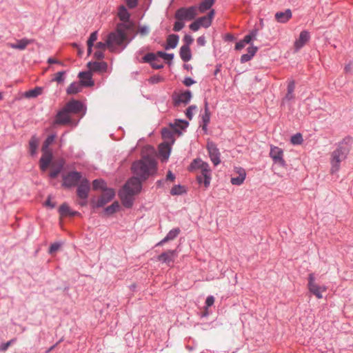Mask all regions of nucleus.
I'll return each instance as SVG.
<instances>
[{
	"mask_svg": "<svg viewBox=\"0 0 353 353\" xmlns=\"http://www.w3.org/2000/svg\"><path fill=\"white\" fill-rule=\"evenodd\" d=\"M180 233L179 228H174L171 230L165 236L164 239H163L160 242H159L157 245H161L165 243H167L170 241L174 239Z\"/></svg>",
	"mask_w": 353,
	"mask_h": 353,
	"instance_id": "23",
	"label": "nucleus"
},
{
	"mask_svg": "<svg viewBox=\"0 0 353 353\" xmlns=\"http://www.w3.org/2000/svg\"><path fill=\"white\" fill-rule=\"evenodd\" d=\"M292 18V12L287 9L285 12H278L275 14V19L279 23H286Z\"/></svg>",
	"mask_w": 353,
	"mask_h": 353,
	"instance_id": "21",
	"label": "nucleus"
},
{
	"mask_svg": "<svg viewBox=\"0 0 353 353\" xmlns=\"http://www.w3.org/2000/svg\"><path fill=\"white\" fill-rule=\"evenodd\" d=\"M246 43L243 42V40H241L236 43L235 49L237 50H240L243 49L245 46Z\"/></svg>",
	"mask_w": 353,
	"mask_h": 353,
	"instance_id": "60",
	"label": "nucleus"
},
{
	"mask_svg": "<svg viewBox=\"0 0 353 353\" xmlns=\"http://www.w3.org/2000/svg\"><path fill=\"white\" fill-rule=\"evenodd\" d=\"M88 68L92 72H105L108 68V64L105 62H89L87 64Z\"/></svg>",
	"mask_w": 353,
	"mask_h": 353,
	"instance_id": "18",
	"label": "nucleus"
},
{
	"mask_svg": "<svg viewBox=\"0 0 353 353\" xmlns=\"http://www.w3.org/2000/svg\"><path fill=\"white\" fill-rule=\"evenodd\" d=\"M65 74L64 71L58 72L54 74V77L52 79V81H57V83H62L64 81L63 75Z\"/></svg>",
	"mask_w": 353,
	"mask_h": 353,
	"instance_id": "42",
	"label": "nucleus"
},
{
	"mask_svg": "<svg viewBox=\"0 0 353 353\" xmlns=\"http://www.w3.org/2000/svg\"><path fill=\"white\" fill-rule=\"evenodd\" d=\"M214 303V298L212 296H209L207 297L205 301V304L207 307L212 306Z\"/></svg>",
	"mask_w": 353,
	"mask_h": 353,
	"instance_id": "58",
	"label": "nucleus"
},
{
	"mask_svg": "<svg viewBox=\"0 0 353 353\" xmlns=\"http://www.w3.org/2000/svg\"><path fill=\"white\" fill-rule=\"evenodd\" d=\"M31 41L28 39H22L17 41L14 43H10L9 46L13 49H18L23 50H24L30 43Z\"/></svg>",
	"mask_w": 353,
	"mask_h": 353,
	"instance_id": "26",
	"label": "nucleus"
},
{
	"mask_svg": "<svg viewBox=\"0 0 353 353\" xmlns=\"http://www.w3.org/2000/svg\"><path fill=\"white\" fill-rule=\"evenodd\" d=\"M79 77L81 79L80 83L83 86H91L93 85L92 75L88 72H81L79 73Z\"/></svg>",
	"mask_w": 353,
	"mask_h": 353,
	"instance_id": "22",
	"label": "nucleus"
},
{
	"mask_svg": "<svg viewBox=\"0 0 353 353\" xmlns=\"http://www.w3.org/2000/svg\"><path fill=\"white\" fill-rule=\"evenodd\" d=\"M270 155L275 163H279L281 166H285V161L283 159V151L279 147L272 146Z\"/></svg>",
	"mask_w": 353,
	"mask_h": 353,
	"instance_id": "12",
	"label": "nucleus"
},
{
	"mask_svg": "<svg viewBox=\"0 0 353 353\" xmlns=\"http://www.w3.org/2000/svg\"><path fill=\"white\" fill-rule=\"evenodd\" d=\"M54 139H55L54 135L48 136L43 144L42 150H50L48 149V147L54 141Z\"/></svg>",
	"mask_w": 353,
	"mask_h": 353,
	"instance_id": "39",
	"label": "nucleus"
},
{
	"mask_svg": "<svg viewBox=\"0 0 353 353\" xmlns=\"http://www.w3.org/2000/svg\"><path fill=\"white\" fill-rule=\"evenodd\" d=\"M83 85L80 82H73L67 88L66 92L68 94H75L80 92Z\"/></svg>",
	"mask_w": 353,
	"mask_h": 353,
	"instance_id": "28",
	"label": "nucleus"
},
{
	"mask_svg": "<svg viewBox=\"0 0 353 353\" xmlns=\"http://www.w3.org/2000/svg\"><path fill=\"white\" fill-rule=\"evenodd\" d=\"M252 57H251L250 54H248V53L247 54H243L241 57V62H247L248 61H250L251 59H252Z\"/></svg>",
	"mask_w": 353,
	"mask_h": 353,
	"instance_id": "62",
	"label": "nucleus"
},
{
	"mask_svg": "<svg viewBox=\"0 0 353 353\" xmlns=\"http://www.w3.org/2000/svg\"><path fill=\"white\" fill-rule=\"evenodd\" d=\"M156 57H157V54H154V53H148L147 54H145L143 57V60L145 61V62H150L151 63L152 62H154L155 60H156Z\"/></svg>",
	"mask_w": 353,
	"mask_h": 353,
	"instance_id": "45",
	"label": "nucleus"
},
{
	"mask_svg": "<svg viewBox=\"0 0 353 353\" xmlns=\"http://www.w3.org/2000/svg\"><path fill=\"white\" fill-rule=\"evenodd\" d=\"M129 26L125 23H119L114 32H110L107 37V46L110 51L114 52L117 47L125 48L127 46V30Z\"/></svg>",
	"mask_w": 353,
	"mask_h": 353,
	"instance_id": "1",
	"label": "nucleus"
},
{
	"mask_svg": "<svg viewBox=\"0 0 353 353\" xmlns=\"http://www.w3.org/2000/svg\"><path fill=\"white\" fill-rule=\"evenodd\" d=\"M65 164V161L63 159H59L55 162H54L51 165V171L50 172V176L51 178H55L57 175L61 172L63 167Z\"/></svg>",
	"mask_w": 353,
	"mask_h": 353,
	"instance_id": "20",
	"label": "nucleus"
},
{
	"mask_svg": "<svg viewBox=\"0 0 353 353\" xmlns=\"http://www.w3.org/2000/svg\"><path fill=\"white\" fill-rule=\"evenodd\" d=\"M103 50H97L94 54V57L97 59H102L104 57Z\"/></svg>",
	"mask_w": 353,
	"mask_h": 353,
	"instance_id": "55",
	"label": "nucleus"
},
{
	"mask_svg": "<svg viewBox=\"0 0 353 353\" xmlns=\"http://www.w3.org/2000/svg\"><path fill=\"white\" fill-rule=\"evenodd\" d=\"M258 48L255 46H250L248 48V54L253 57L256 52Z\"/></svg>",
	"mask_w": 353,
	"mask_h": 353,
	"instance_id": "59",
	"label": "nucleus"
},
{
	"mask_svg": "<svg viewBox=\"0 0 353 353\" xmlns=\"http://www.w3.org/2000/svg\"><path fill=\"white\" fill-rule=\"evenodd\" d=\"M117 16L123 22H128L130 20V14L127 10L126 8L121 5L118 8Z\"/></svg>",
	"mask_w": 353,
	"mask_h": 353,
	"instance_id": "25",
	"label": "nucleus"
},
{
	"mask_svg": "<svg viewBox=\"0 0 353 353\" xmlns=\"http://www.w3.org/2000/svg\"><path fill=\"white\" fill-rule=\"evenodd\" d=\"M152 67L154 69H160V68H163V64L159 63L158 61H157V59L152 63Z\"/></svg>",
	"mask_w": 353,
	"mask_h": 353,
	"instance_id": "63",
	"label": "nucleus"
},
{
	"mask_svg": "<svg viewBox=\"0 0 353 353\" xmlns=\"http://www.w3.org/2000/svg\"><path fill=\"white\" fill-rule=\"evenodd\" d=\"M64 108L70 114H79L80 113L83 108V104L77 101L72 99L68 102L65 105Z\"/></svg>",
	"mask_w": 353,
	"mask_h": 353,
	"instance_id": "13",
	"label": "nucleus"
},
{
	"mask_svg": "<svg viewBox=\"0 0 353 353\" xmlns=\"http://www.w3.org/2000/svg\"><path fill=\"white\" fill-rule=\"evenodd\" d=\"M256 32H252L251 34L246 35L243 39V42L246 44L250 43L252 39L256 37Z\"/></svg>",
	"mask_w": 353,
	"mask_h": 353,
	"instance_id": "53",
	"label": "nucleus"
},
{
	"mask_svg": "<svg viewBox=\"0 0 353 353\" xmlns=\"http://www.w3.org/2000/svg\"><path fill=\"white\" fill-rule=\"evenodd\" d=\"M12 341L13 340H10L7 343L2 344L0 346V350L2 351H6L8 348V347L12 344Z\"/></svg>",
	"mask_w": 353,
	"mask_h": 353,
	"instance_id": "61",
	"label": "nucleus"
},
{
	"mask_svg": "<svg viewBox=\"0 0 353 353\" xmlns=\"http://www.w3.org/2000/svg\"><path fill=\"white\" fill-rule=\"evenodd\" d=\"M184 41L186 43L185 45H188L189 46V45L192 43L193 39L192 38V37L190 35L187 34V35H185V37H184Z\"/></svg>",
	"mask_w": 353,
	"mask_h": 353,
	"instance_id": "64",
	"label": "nucleus"
},
{
	"mask_svg": "<svg viewBox=\"0 0 353 353\" xmlns=\"http://www.w3.org/2000/svg\"><path fill=\"white\" fill-rule=\"evenodd\" d=\"M295 89V83L294 81H290L288 85V90L285 97L283 99V102L287 101H291L294 98V91Z\"/></svg>",
	"mask_w": 353,
	"mask_h": 353,
	"instance_id": "27",
	"label": "nucleus"
},
{
	"mask_svg": "<svg viewBox=\"0 0 353 353\" xmlns=\"http://www.w3.org/2000/svg\"><path fill=\"white\" fill-rule=\"evenodd\" d=\"M180 56L183 61H188L191 59V52L190 47L188 45H183L180 49Z\"/></svg>",
	"mask_w": 353,
	"mask_h": 353,
	"instance_id": "29",
	"label": "nucleus"
},
{
	"mask_svg": "<svg viewBox=\"0 0 353 353\" xmlns=\"http://www.w3.org/2000/svg\"><path fill=\"white\" fill-rule=\"evenodd\" d=\"M214 16V10H212L207 16L199 18L201 26L208 28L212 23V20Z\"/></svg>",
	"mask_w": 353,
	"mask_h": 353,
	"instance_id": "24",
	"label": "nucleus"
},
{
	"mask_svg": "<svg viewBox=\"0 0 353 353\" xmlns=\"http://www.w3.org/2000/svg\"><path fill=\"white\" fill-rule=\"evenodd\" d=\"M141 190V181L137 177L130 178L125 184L119 193L123 205L126 208L132 207L133 196L139 193Z\"/></svg>",
	"mask_w": 353,
	"mask_h": 353,
	"instance_id": "3",
	"label": "nucleus"
},
{
	"mask_svg": "<svg viewBox=\"0 0 353 353\" xmlns=\"http://www.w3.org/2000/svg\"><path fill=\"white\" fill-rule=\"evenodd\" d=\"M345 158V154L342 148H338L332 152L331 159L332 173H334L339 170L340 163Z\"/></svg>",
	"mask_w": 353,
	"mask_h": 353,
	"instance_id": "7",
	"label": "nucleus"
},
{
	"mask_svg": "<svg viewBox=\"0 0 353 353\" xmlns=\"http://www.w3.org/2000/svg\"><path fill=\"white\" fill-rule=\"evenodd\" d=\"M97 32H92V33L90 34V37H89V39H88V41H87V44H91V45H93V44H94V42L95 41H97Z\"/></svg>",
	"mask_w": 353,
	"mask_h": 353,
	"instance_id": "51",
	"label": "nucleus"
},
{
	"mask_svg": "<svg viewBox=\"0 0 353 353\" xmlns=\"http://www.w3.org/2000/svg\"><path fill=\"white\" fill-rule=\"evenodd\" d=\"M234 172L239 175V176H241L242 174L243 177H246V172L242 168H235Z\"/></svg>",
	"mask_w": 353,
	"mask_h": 353,
	"instance_id": "56",
	"label": "nucleus"
},
{
	"mask_svg": "<svg viewBox=\"0 0 353 353\" xmlns=\"http://www.w3.org/2000/svg\"><path fill=\"white\" fill-rule=\"evenodd\" d=\"M177 253L176 250H168L158 256V260L163 263H169L173 262L176 257Z\"/></svg>",
	"mask_w": 353,
	"mask_h": 353,
	"instance_id": "19",
	"label": "nucleus"
},
{
	"mask_svg": "<svg viewBox=\"0 0 353 353\" xmlns=\"http://www.w3.org/2000/svg\"><path fill=\"white\" fill-rule=\"evenodd\" d=\"M61 247V244L58 243H54L52 244L49 248V253L53 254L54 252H57Z\"/></svg>",
	"mask_w": 353,
	"mask_h": 353,
	"instance_id": "49",
	"label": "nucleus"
},
{
	"mask_svg": "<svg viewBox=\"0 0 353 353\" xmlns=\"http://www.w3.org/2000/svg\"><path fill=\"white\" fill-rule=\"evenodd\" d=\"M303 141V138L301 134H296L292 137L291 142L294 145L301 144Z\"/></svg>",
	"mask_w": 353,
	"mask_h": 353,
	"instance_id": "44",
	"label": "nucleus"
},
{
	"mask_svg": "<svg viewBox=\"0 0 353 353\" xmlns=\"http://www.w3.org/2000/svg\"><path fill=\"white\" fill-rule=\"evenodd\" d=\"M179 42V37L175 34L170 35L167 39V45L165 49L174 48Z\"/></svg>",
	"mask_w": 353,
	"mask_h": 353,
	"instance_id": "31",
	"label": "nucleus"
},
{
	"mask_svg": "<svg viewBox=\"0 0 353 353\" xmlns=\"http://www.w3.org/2000/svg\"><path fill=\"white\" fill-rule=\"evenodd\" d=\"M184 27V23L182 21L178 20L175 22L173 30L175 32L181 30Z\"/></svg>",
	"mask_w": 353,
	"mask_h": 353,
	"instance_id": "48",
	"label": "nucleus"
},
{
	"mask_svg": "<svg viewBox=\"0 0 353 353\" xmlns=\"http://www.w3.org/2000/svg\"><path fill=\"white\" fill-rule=\"evenodd\" d=\"M43 154L40 159V168L42 171H46L50 165L52 159V154L50 150H42Z\"/></svg>",
	"mask_w": 353,
	"mask_h": 353,
	"instance_id": "15",
	"label": "nucleus"
},
{
	"mask_svg": "<svg viewBox=\"0 0 353 353\" xmlns=\"http://www.w3.org/2000/svg\"><path fill=\"white\" fill-rule=\"evenodd\" d=\"M198 9L195 6H191L190 8H182L179 9L175 14V17L177 20L183 21L187 20L190 21L198 14Z\"/></svg>",
	"mask_w": 353,
	"mask_h": 353,
	"instance_id": "6",
	"label": "nucleus"
},
{
	"mask_svg": "<svg viewBox=\"0 0 353 353\" xmlns=\"http://www.w3.org/2000/svg\"><path fill=\"white\" fill-rule=\"evenodd\" d=\"M82 175L79 172H70L63 178V185L70 188L77 185L79 182L81 183L82 180Z\"/></svg>",
	"mask_w": 353,
	"mask_h": 353,
	"instance_id": "8",
	"label": "nucleus"
},
{
	"mask_svg": "<svg viewBox=\"0 0 353 353\" xmlns=\"http://www.w3.org/2000/svg\"><path fill=\"white\" fill-rule=\"evenodd\" d=\"M191 98H192V93L190 91L188 90V91L182 92L178 95L176 102L187 104L188 103H189Z\"/></svg>",
	"mask_w": 353,
	"mask_h": 353,
	"instance_id": "30",
	"label": "nucleus"
},
{
	"mask_svg": "<svg viewBox=\"0 0 353 353\" xmlns=\"http://www.w3.org/2000/svg\"><path fill=\"white\" fill-rule=\"evenodd\" d=\"M39 141L35 137H32L29 142L30 152L32 155L34 154L37 149Z\"/></svg>",
	"mask_w": 353,
	"mask_h": 353,
	"instance_id": "36",
	"label": "nucleus"
},
{
	"mask_svg": "<svg viewBox=\"0 0 353 353\" xmlns=\"http://www.w3.org/2000/svg\"><path fill=\"white\" fill-rule=\"evenodd\" d=\"M126 5L130 9L134 8L138 4V0H125Z\"/></svg>",
	"mask_w": 353,
	"mask_h": 353,
	"instance_id": "50",
	"label": "nucleus"
},
{
	"mask_svg": "<svg viewBox=\"0 0 353 353\" xmlns=\"http://www.w3.org/2000/svg\"><path fill=\"white\" fill-rule=\"evenodd\" d=\"M90 189L89 181L83 178L78 185L77 194L80 199L85 200L88 196V193Z\"/></svg>",
	"mask_w": 353,
	"mask_h": 353,
	"instance_id": "10",
	"label": "nucleus"
},
{
	"mask_svg": "<svg viewBox=\"0 0 353 353\" xmlns=\"http://www.w3.org/2000/svg\"><path fill=\"white\" fill-rule=\"evenodd\" d=\"M132 170L140 181H145L157 172V162L152 158L143 157L133 163Z\"/></svg>",
	"mask_w": 353,
	"mask_h": 353,
	"instance_id": "2",
	"label": "nucleus"
},
{
	"mask_svg": "<svg viewBox=\"0 0 353 353\" xmlns=\"http://www.w3.org/2000/svg\"><path fill=\"white\" fill-rule=\"evenodd\" d=\"M176 125L177 126H179L180 128L184 129L188 126V123L185 121L179 120V121H176Z\"/></svg>",
	"mask_w": 353,
	"mask_h": 353,
	"instance_id": "57",
	"label": "nucleus"
},
{
	"mask_svg": "<svg viewBox=\"0 0 353 353\" xmlns=\"http://www.w3.org/2000/svg\"><path fill=\"white\" fill-rule=\"evenodd\" d=\"M95 48H97V50H101L105 51V49L108 48V46H107V39L105 40V43L98 42L96 44Z\"/></svg>",
	"mask_w": 353,
	"mask_h": 353,
	"instance_id": "52",
	"label": "nucleus"
},
{
	"mask_svg": "<svg viewBox=\"0 0 353 353\" xmlns=\"http://www.w3.org/2000/svg\"><path fill=\"white\" fill-rule=\"evenodd\" d=\"M59 213L61 216H74L77 214V212H72L70 207L65 204L63 203L59 207Z\"/></svg>",
	"mask_w": 353,
	"mask_h": 353,
	"instance_id": "33",
	"label": "nucleus"
},
{
	"mask_svg": "<svg viewBox=\"0 0 353 353\" xmlns=\"http://www.w3.org/2000/svg\"><path fill=\"white\" fill-rule=\"evenodd\" d=\"M197 107L196 105H190L187 110L185 114L187 117L191 120L193 117V112L196 110Z\"/></svg>",
	"mask_w": 353,
	"mask_h": 353,
	"instance_id": "46",
	"label": "nucleus"
},
{
	"mask_svg": "<svg viewBox=\"0 0 353 353\" xmlns=\"http://www.w3.org/2000/svg\"><path fill=\"white\" fill-rule=\"evenodd\" d=\"M307 288L310 293L314 294L317 299L323 298L322 293L327 290L325 286H321L315 282V277L313 273L308 275Z\"/></svg>",
	"mask_w": 353,
	"mask_h": 353,
	"instance_id": "5",
	"label": "nucleus"
},
{
	"mask_svg": "<svg viewBox=\"0 0 353 353\" xmlns=\"http://www.w3.org/2000/svg\"><path fill=\"white\" fill-rule=\"evenodd\" d=\"M190 168L192 170H200L201 173L204 176V186L208 188L211 181V170L209 168V165L201 159H195L191 163Z\"/></svg>",
	"mask_w": 353,
	"mask_h": 353,
	"instance_id": "4",
	"label": "nucleus"
},
{
	"mask_svg": "<svg viewBox=\"0 0 353 353\" xmlns=\"http://www.w3.org/2000/svg\"><path fill=\"white\" fill-rule=\"evenodd\" d=\"M55 123L61 125H65L71 123V114L64 108V107L57 114Z\"/></svg>",
	"mask_w": 353,
	"mask_h": 353,
	"instance_id": "14",
	"label": "nucleus"
},
{
	"mask_svg": "<svg viewBox=\"0 0 353 353\" xmlns=\"http://www.w3.org/2000/svg\"><path fill=\"white\" fill-rule=\"evenodd\" d=\"M43 92V88L41 87H36L32 90H30L25 92L24 96L26 98H34L37 96L41 94Z\"/></svg>",
	"mask_w": 353,
	"mask_h": 353,
	"instance_id": "32",
	"label": "nucleus"
},
{
	"mask_svg": "<svg viewBox=\"0 0 353 353\" xmlns=\"http://www.w3.org/2000/svg\"><path fill=\"white\" fill-rule=\"evenodd\" d=\"M138 32L141 36H145L148 34L149 30L146 26H141L139 28Z\"/></svg>",
	"mask_w": 353,
	"mask_h": 353,
	"instance_id": "54",
	"label": "nucleus"
},
{
	"mask_svg": "<svg viewBox=\"0 0 353 353\" xmlns=\"http://www.w3.org/2000/svg\"><path fill=\"white\" fill-rule=\"evenodd\" d=\"M115 195V192L112 188H106L103 190V193L100 198L98 199L94 207L100 208L110 202Z\"/></svg>",
	"mask_w": 353,
	"mask_h": 353,
	"instance_id": "9",
	"label": "nucleus"
},
{
	"mask_svg": "<svg viewBox=\"0 0 353 353\" xmlns=\"http://www.w3.org/2000/svg\"><path fill=\"white\" fill-rule=\"evenodd\" d=\"M245 178L243 177V176L241 174V176H239V175L236 177H232L231 179V183L232 185H241L244 181H245Z\"/></svg>",
	"mask_w": 353,
	"mask_h": 353,
	"instance_id": "41",
	"label": "nucleus"
},
{
	"mask_svg": "<svg viewBox=\"0 0 353 353\" xmlns=\"http://www.w3.org/2000/svg\"><path fill=\"white\" fill-rule=\"evenodd\" d=\"M214 0H205L200 3L199 10L200 12H204L209 10L214 4Z\"/></svg>",
	"mask_w": 353,
	"mask_h": 353,
	"instance_id": "34",
	"label": "nucleus"
},
{
	"mask_svg": "<svg viewBox=\"0 0 353 353\" xmlns=\"http://www.w3.org/2000/svg\"><path fill=\"white\" fill-rule=\"evenodd\" d=\"M201 27L200 21L199 19H197L195 21L192 23L190 26V28L193 31H197Z\"/></svg>",
	"mask_w": 353,
	"mask_h": 353,
	"instance_id": "47",
	"label": "nucleus"
},
{
	"mask_svg": "<svg viewBox=\"0 0 353 353\" xmlns=\"http://www.w3.org/2000/svg\"><path fill=\"white\" fill-rule=\"evenodd\" d=\"M171 147L169 143H163L159 146V154L162 161H167L170 157Z\"/></svg>",
	"mask_w": 353,
	"mask_h": 353,
	"instance_id": "17",
	"label": "nucleus"
},
{
	"mask_svg": "<svg viewBox=\"0 0 353 353\" xmlns=\"http://www.w3.org/2000/svg\"><path fill=\"white\" fill-rule=\"evenodd\" d=\"M157 56H159V57L168 61H171L174 57L173 54H168L161 51L157 52Z\"/></svg>",
	"mask_w": 353,
	"mask_h": 353,
	"instance_id": "43",
	"label": "nucleus"
},
{
	"mask_svg": "<svg viewBox=\"0 0 353 353\" xmlns=\"http://www.w3.org/2000/svg\"><path fill=\"white\" fill-rule=\"evenodd\" d=\"M184 192H185L184 187L181 186V185H174V187L172 188V189L170 190V193L172 195H179V194H182Z\"/></svg>",
	"mask_w": 353,
	"mask_h": 353,
	"instance_id": "40",
	"label": "nucleus"
},
{
	"mask_svg": "<svg viewBox=\"0 0 353 353\" xmlns=\"http://www.w3.org/2000/svg\"><path fill=\"white\" fill-rule=\"evenodd\" d=\"M119 207H120V205H119V202L114 201L112 205L107 207L105 209V211L108 214H112L116 212L117 211H118L119 209Z\"/></svg>",
	"mask_w": 353,
	"mask_h": 353,
	"instance_id": "38",
	"label": "nucleus"
},
{
	"mask_svg": "<svg viewBox=\"0 0 353 353\" xmlns=\"http://www.w3.org/2000/svg\"><path fill=\"white\" fill-rule=\"evenodd\" d=\"M207 148L210 158L214 165H217L221 163L220 152L216 145L212 142L208 143Z\"/></svg>",
	"mask_w": 353,
	"mask_h": 353,
	"instance_id": "11",
	"label": "nucleus"
},
{
	"mask_svg": "<svg viewBox=\"0 0 353 353\" xmlns=\"http://www.w3.org/2000/svg\"><path fill=\"white\" fill-rule=\"evenodd\" d=\"M92 188L94 190L101 189L102 190H104L106 189L105 183L104 181L101 179H95L92 182Z\"/></svg>",
	"mask_w": 353,
	"mask_h": 353,
	"instance_id": "37",
	"label": "nucleus"
},
{
	"mask_svg": "<svg viewBox=\"0 0 353 353\" xmlns=\"http://www.w3.org/2000/svg\"><path fill=\"white\" fill-rule=\"evenodd\" d=\"M310 35L309 32L303 30L300 33L299 37L295 41L294 46L297 51L303 48L310 40Z\"/></svg>",
	"mask_w": 353,
	"mask_h": 353,
	"instance_id": "16",
	"label": "nucleus"
},
{
	"mask_svg": "<svg viewBox=\"0 0 353 353\" xmlns=\"http://www.w3.org/2000/svg\"><path fill=\"white\" fill-rule=\"evenodd\" d=\"M202 119H203V128L205 129L206 126L208 124V123L210 122V112L208 109V102L205 103V113L202 117Z\"/></svg>",
	"mask_w": 353,
	"mask_h": 353,
	"instance_id": "35",
	"label": "nucleus"
}]
</instances>
